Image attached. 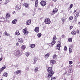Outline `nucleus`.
I'll list each match as a JSON object with an SVG mask.
<instances>
[{"mask_svg":"<svg viewBox=\"0 0 80 80\" xmlns=\"http://www.w3.org/2000/svg\"><path fill=\"white\" fill-rule=\"evenodd\" d=\"M55 40H57V37H56V36H54L53 38L52 41V42L48 44V45H49V48H52V47H53V45L55 44L56 43Z\"/></svg>","mask_w":80,"mask_h":80,"instance_id":"f257e3e1","label":"nucleus"},{"mask_svg":"<svg viewBox=\"0 0 80 80\" xmlns=\"http://www.w3.org/2000/svg\"><path fill=\"white\" fill-rule=\"evenodd\" d=\"M48 72L49 74L48 75V77H51L53 75V72L52 70V67H49L47 69Z\"/></svg>","mask_w":80,"mask_h":80,"instance_id":"f03ea898","label":"nucleus"},{"mask_svg":"<svg viewBox=\"0 0 80 80\" xmlns=\"http://www.w3.org/2000/svg\"><path fill=\"white\" fill-rule=\"evenodd\" d=\"M44 22L46 24H50V22H51V21H50V20L49 18H47L45 19Z\"/></svg>","mask_w":80,"mask_h":80,"instance_id":"7ed1b4c3","label":"nucleus"},{"mask_svg":"<svg viewBox=\"0 0 80 80\" xmlns=\"http://www.w3.org/2000/svg\"><path fill=\"white\" fill-rule=\"evenodd\" d=\"M57 48L58 50H60V47H61V43L60 41H58V42L57 43Z\"/></svg>","mask_w":80,"mask_h":80,"instance_id":"20e7f679","label":"nucleus"},{"mask_svg":"<svg viewBox=\"0 0 80 80\" xmlns=\"http://www.w3.org/2000/svg\"><path fill=\"white\" fill-rule=\"evenodd\" d=\"M15 54L16 55H21L22 53H20V51L16 50L15 51Z\"/></svg>","mask_w":80,"mask_h":80,"instance_id":"39448f33","label":"nucleus"},{"mask_svg":"<svg viewBox=\"0 0 80 80\" xmlns=\"http://www.w3.org/2000/svg\"><path fill=\"white\" fill-rule=\"evenodd\" d=\"M74 20L72 22V23L75 25L76 23H77V17L74 18Z\"/></svg>","mask_w":80,"mask_h":80,"instance_id":"423d86ee","label":"nucleus"},{"mask_svg":"<svg viewBox=\"0 0 80 80\" xmlns=\"http://www.w3.org/2000/svg\"><path fill=\"white\" fill-rule=\"evenodd\" d=\"M40 4L43 7V6H45L46 5V4H47V3H46V2L44 1H42L40 2Z\"/></svg>","mask_w":80,"mask_h":80,"instance_id":"0eeeda50","label":"nucleus"},{"mask_svg":"<svg viewBox=\"0 0 80 80\" xmlns=\"http://www.w3.org/2000/svg\"><path fill=\"white\" fill-rule=\"evenodd\" d=\"M24 34L27 35L28 33V32L27 31V28H25L22 30Z\"/></svg>","mask_w":80,"mask_h":80,"instance_id":"6e6552de","label":"nucleus"},{"mask_svg":"<svg viewBox=\"0 0 80 80\" xmlns=\"http://www.w3.org/2000/svg\"><path fill=\"white\" fill-rule=\"evenodd\" d=\"M10 17V15L9 14V13H7L5 17L6 20H8L9 19Z\"/></svg>","mask_w":80,"mask_h":80,"instance_id":"1a4fd4ad","label":"nucleus"},{"mask_svg":"<svg viewBox=\"0 0 80 80\" xmlns=\"http://www.w3.org/2000/svg\"><path fill=\"white\" fill-rule=\"evenodd\" d=\"M34 31L36 33H38L39 32V28L38 27H36L35 28Z\"/></svg>","mask_w":80,"mask_h":80,"instance_id":"9d476101","label":"nucleus"},{"mask_svg":"<svg viewBox=\"0 0 80 80\" xmlns=\"http://www.w3.org/2000/svg\"><path fill=\"white\" fill-rule=\"evenodd\" d=\"M6 68L7 66L6 65H5L1 69H0V72H2V71H3V70L4 69H5V68Z\"/></svg>","mask_w":80,"mask_h":80,"instance_id":"9b49d317","label":"nucleus"},{"mask_svg":"<svg viewBox=\"0 0 80 80\" xmlns=\"http://www.w3.org/2000/svg\"><path fill=\"white\" fill-rule=\"evenodd\" d=\"M50 55V53H48L47 54H46L44 56V57L46 59H47L48 58V57H49V56Z\"/></svg>","mask_w":80,"mask_h":80,"instance_id":"f8f14e48","label":"nucleus"},{"mask_svg":"<svg viewBox=\"0 0 80 80\" xmlns=\"http://www.w3.org/2000/svg\"><path fill=\"white\" fill-rule=\"evenodd\" d=\"M31 20H28L26 22V24L27 25H30V23H31Z\"/></svg>","mask_w":80,"mask_h":80,"instance_id":"ddd939ff","label":"nucleus"},{"mask_svg":"<svg viewBox=\"0 0 80 80\" xmlns=\"http://www.w3.org/2000/svg\"><path fill=\"white\" fill-rule=\"evenodd\" d=\"M17 20L15 19L14 20L12 21L13 24H16L17 23Z\"/></svg>","mask_w":80,"mask_h":80,"instance_id":"4468645a","label":"nucleus"},{"mask_svg":"<svg viewBox=\"0 0 80 80\" xmlns=\"http://www.w3.org/2000/svg\"><path fill=\"white\" fill-rule=\"evenodd\" d=\"M78 16H79V13H78V12H77L75 15L74 18H76V17H77V18Z\"/></svg>","mask_w":80,"mask_h":80,"instance_id":"2eb2a0df","label":"nucleus"},{"mask_svg":"<svg viewBox=\"0 0 80 80\" xmlns=\"http://www.w3.org/2000/svg\"><path fill=\"white\" fill-rule=\"evenodd\" d=\"M38 0H36L35 3V7H37V6H38Z\"/></svg>","mask_w":80,"mask_h":80,"instance_id":"dca6fc26","label":"nucleus"},{"mask_svg":"<svg viewBox=\"0 0 80 80\" xmlns=\"http://www.w3.org/2000/svg\"><path fill=\"white\" fill-rule=\"evenodd\" d=\"M57 12H58V9L57 8H55L53 10V12L54 13H56Z\"/></svg>","mask_w":80,"mask_h":80,"instance_id":"f3484780","label":"nucleus"},{"mask_svg":"<svg viewBox=\"0 0 80 80\" xmlns=\"http://www.w3.org/2000/svg\"><path fill=\"white\" fill-rule=\"evenodd\" d=\"M57 55H56V54H54L53 56V58L55 60H57Z\"/></svg>","mask_w":80,"mask_h":80,"instance_id":"a211bd4d","label":"nucleus"},{"mask_svg":"<svg viewBox=\"0 0 80 80\" xmlns=\"http://www.w3.org/2000/svg\"><path fill=\"white\" fill-rule=\"evenodd\" d=\"M15 35H20V33H19V31L17 30L15 32Z\"/></svg>","mask_w":80,"mask_h":80,"instance_id":"6ab92c4d","label":"nucleus"},{"mask_svg":"<svg viewBox=\"0 0 80 80\" xmlns=\"http://www.w3.org/2000/svg\"><path fill=\"white\" fill-rule=\"evenodd\" d=\"M18 42L20 43H23V39H22V38L19 39Z\"/></svg>","mask_w":80,"mask_h":80,"instance_id":"aec40b11","label":"nucleus"},{"mask_svg":"<svg viewBox=\"0 0 80 80\" xmlns=\"http://www.w3.org/2000/svg\"><path fill=\"white\" fill-rule=\"evenodd\" d=\"M38 68H36L34 70V72L35 73H37V72H38Z\"/></svg>","mask_w":80,"mask_h":80,"instance_id":"412c9836","label":"nucleus"},{"mask_svg":"<svg viewBox=\"0 0 80 80\" xmlns=\"http://www.w3.org/2000/svg\"><path fill=\"white\" fill-rule=\"evenodd\" d=\"M23 5L25 6L26 8H28V4L27 3L24 4Z\"/></svg>","mask_w":80,"mask_h":80,"instance_id":"4be33fe9","label":"nucleus"},{"mask_svg":"<svg viewBox=\"0 0 80 80\" xmlns=\"http://www.w3.org/2000/svg\"><path fill=\"white\" fill-rule=\"evenodd\" d=\"M0 19L2 21H4V20H6V19H5L3 17H0Z\"/></svg>","mask_w":80,"mask_h":80,"instance_id":"5701e85b","label":"nucleus"},{"mask_svg":"<svg viewBox=\"0 0 80 80\" xmlns=\"http://www.w3.org/2000/svg\"><path fill=\"white\" fill-rule=\"evenodd\" d=\"M72 34L73 35H76V31H73L72 32H71Z\"/></svg>","mask_w":80,"mask_h":80,"instance_id":"b1692460","label":"nucleus"},{"mask_svg":"<svg viewBox=\"0 0 80 80\" xmlns=\"http://www.w3.org/2000/svg\"><path fill=\"white\" fill-rule=\"evenodd\" d=\"M8 75V73L7 72H5L3 74V77H7Z\"/></svg>","mask_w":80,"mask_h":80,"instance_id":"393cba45","label":"nucleus"},{"mask_svg":"<svg viewBox=\"0 0 80 80\" xmlns=\"http://www.w3.org/2000/svg\"><path fill=\"white\" fill-rule=\"evenodd\" d=\"M25 55L27 56V57H28V56L30 55V53L29 52H26L25 53Z\"/></svg>","mask_w":80,"mask_h":80,"instance_id":"a878e982","label":"nucleus"},{"mask_svg":"<svg viewBox=\"0 0 80 80\" xmlns=\"http://www.w3.org/2000/svg\"><path fill=\"white\" fill-rule=\"evenodd\" d=\"M51 63H52V64H55V60H51Z\"/></svg>","mask_w":80,"mask_h":80,"instance_id":"bb28decb","label":"nucleus"},{"mask_svg":"<svg viewBox=\"0 0 80 80\" xmlns=\"http://www.w3.org/2000/svg\"><path fill=\"white\" fill-rule=\"evenodd\" d=\"M30 47L31 48H34L35 47V45L34 44H32L30 45Z\"/></svg>","mask_w":80,"mask_h":80,"instance_id":"cd10ccee","label":"nucleus"},{"mask_svg":"<svg viewBox=\"0 0 80 80\" xmlns=\"http://www.w3.org/2000/svg\"><path fill=\"white\" fill-rule=\"evenodd\" d=\"M33 60H34V61H36V62H37V61L38 60V58H37V57H34Z\"/></svg>","mask_w":80,"mask_h":80,"instance_id":"c85d7f7f","label":"nucleus"},{"mask_svg":"<svg viewBox=\"0 0 80 80\" xmlns=\"http://www.w3.org/2000/svg\"><path fill=\"white\" fill-rule=\"evenodd\" d=\"M21 48L22 50H25V46L23 45L22 46Z\"/></svg>","mask_w":80,"mask_h":80,"instance_id":"c756f323","label":"nucleus"},{"mask_svg":"<svg viewBox=\"0 0 80 80\" xmlns=\"http://www.w3.org/2000/svg\"><path fill=\"white\" fill-rule=\"evenodd\" d=\"M68 41L70 42H72V38H69L68 39Z\"/></svg>","mask_w":80,"mask_h":80,"instance_id":"7c9ffc66","label":"nucleus"},{"mask_svg":"<svg viewBox=\"0 0 80 80\" xmlns=\"http://www.w3.org/2000/svg\"><path fill=\"white\" fill-rule=\"evenodd\" d=\"M69 53H72V50L71 48H69Z\"/></svg>","mask_w":80,"mask_h":80,"instance_id":"2f4dec72","label":"nucleus"},{"mask_svg":"<svg viewBox=\"0 0 80 80\" xmlns=\"http://www.w3.org/2000/svg\"><path fill=\"white\" fill-rule=\"evenodd\" d=\"M29 70V67H27L25 68V72H27V71H28Z\"/></svg>","mask_w":80,"mask_h":80,"instance_id":"473e14b6","label":"nucleus"},{"mask_svg":"<svg viewBox=\"0 0 80 80\" xmlns=\"http://www.w3.org/2000/svg\"><path fill=\"white\" fill-rule=\"evenodd\" d=\"M69 20H72L73 19V17L72 16H71L69 18Z\"/></svg>","mask_w":80,"mask_h":80,"instance_id":"72a5a7b5","label":"nucleus"},{"mask_svg":"<svg viewBox=\"0 0 80 80\" xmlns=\"http://www.w3.org/2000/svg\"><path fill=\"white\" fill-rule=\"evenodd\" d=\"M17 72L18 73V74H19V73H22V71L20 70H18L17 71Z\"/></svg>","mask_w":80,"mask_h":80,"instance_id":"f704fd0d","label":"nucleus"},{"mask_svg":"<svg viewBox=\"0 0 80 80\" xmlns=\"http://www.w3.org/2000/svg\"><path fill=\"white\" fill-rule=\"evenodd\" d=\"M62 24H63L64 23V22H65V19L64 18H63L62 19Z\"/></svg>","mask_w":80,"mask_h":80,"instance_id":"c9c22d12","label":"nucleus"},{"mask_svg":"<svg viewBox=\"0 0 80 80\" xmlns=\"http://www.w3.org/2000/svg\"><path fill=\"white\" fill-rule=\"evenodd\" d=\"M38 37L40 38L41 37V33H38L37 35Z\"/></svg>","mask_w":80,"mask_h":80,"instance_id":"e433bc0d","label":"nucleus"},{"mask_svg":"<svg viewBox=\"0 0 80 80\" xmlns=\"http://www.w3.org/2000/svg\"><path fill=\"white\" fill-rule=\"evenodd\" d=\"M55 79H56L55 77H52L51 78V80H55Z\"/></svg>","mask_w":80,"mask_h":80,"instance_id":"4c0bfd02","label":"nucleus"},{"mask_svg":"<svg viewBox=\"0 0 80 80\" xmlns=\"http://www.w3.org/2000/svg\"><path fill=\"white\" fill-rule=\"evenodd\" d=\"M61 37H62V38H65V36L64 35H62L61 36Z\"/></svg>","mask_w":80,"mask_h":80,"instance_id":"58836bf2","label":"nucleus"},{"mask_svg":"<svg viewBox=\"0 0 80 80\" xmlns=\"http://www.w3.org/2000/svg\"><path fill=\"white\" fill-rule=\"evenodd\" d=\"M72 7H73V4H70L69 7L71 9L72 8Z\"/></svg>","mask_w":80,"mask_h":80,"instance_id":"ea45409f","label":"nucleus"},{"mask_svg":"<svg viewBox=\"0 0 80 80\" xmlns=\"http://www.w3.org/2000/svg\"><path fill=\"white\" fill-rule=\"evenodd\" d=\"M4 33L5 35H7V36H8V35H9V34L7 33V32H5Z\"/></svg>","mask_w":80,"mask_h":80,"instance_id":"a19ab883","label":"nucleus"},{"mask_svg":"<svg viewBox=\"0 0 80 80\" xmlns=\"http://www.w3.org/2000/svg\"><path fill=\"white\" fill-rule=\"evenodd\" d=\"M69 63V64H72V63H73V62L72 61H70Z\"/></svg>","mask_w":80,"mask_h":80,"instance_id":"79ce46f5","label":"nucleus"},{"mask_svg":"<svg viewBox=\"0 0 80 80\" xmlns=\"http://www.w3.org/2000/svg\"><path fill=\"white\" fill-rule=\"evenodd\" d=\"M14 74H15L16 75H18V73H17V72H14Z\"/></svg>","mask_w":80,"mask_h":80,"instance_id":"37998d69","label":"nucleus"},{"mask_svg":"<svg viewBox=\"0 0 80 80\" xmlns=\"http://www.w3.org/2000/svg\"><path fill=\"white\" fill-rule=\"evenodd\" d=\"M36 62H37V61H34L33 62V64H34V65L35 64V63H36Z\"/></svg>","mask_w":80,"mask_h":80,"instance_id":"c03bdc74","label":"nucleus"},{"mask_svg":"<svg viewBox=\"0 0 80 80\" xmlns=\"http://www.w3.org/2000/svg\"><path fill=\"white\" fill-rule=\"evenodd\" d=\"M70 29H72L73 28V26H71L70 27Z\"/></svg>","mask_w":80,"mask_h":80,"instance_id":"a18cd8bd","label":"nucleus"},{"mask_svg":"<svg viewBox=\"0 0 80 80\" xmlns=\"http://www.w3.org/2000/svg\"><path fill=\"white\" fill-rule=\"evenodd\" d=\"M17 77V75L15 74H14V78H15V77Z\"/></svg>","mask_w":80,"mask_h":80,"instance_id":"49530a36","label":"nucleus"},{"mask_svg":"<svg viewBox=\"0 0 80 80\" xmlns=\"http://www.w3.org/2000/svg\"><path fill=\"white\" fill-rule=\"evenodd\" d=\"M64 49H65V50H67V48L66 46H65Z\"/></svg>","mask_w":80,"mask_h":80,"instance_id":"de8ad7c7","label":"nucleus"},{"mask_svg":"<svg viewBox=\"0 0 80 80\" xmlns=\"http://www.w3.org/2000/svg\"><path fill=\"white\" fill-rule=\"evenodd\" d=\"M3 59V58H2V57L0 58V61H2Z\"/></svg>","mask_w":80,"mask_h":80,"instance_id":"09e8293b","label":"nucleus"},{"mask_svg":"<svg viewBox=\"0 0 80 80\" xmlns=\"http://www.w3.org/2000/svg\"><path fill=\"white\" fill-rule=\"evenodd\" d=\"M16 45L17 46H18L19 45V43H18L17 42V43H16Z\"/></svg>","mask_w":80,"mask_h":80,"instance_id":"8fccbe9b","label":"nucleus"},{"mask_svg":"<svg viewBox=\"0 0 80 80\" xmlns=\"http://www.w3.org/2000/svg\"><path fill=\"white\" fill-rule=\"evenodd\" d=\"M77 33H79V31L78 30H77Z\"/></svg>","mask_w":80,"mask_h":80,"instance_id":"3c124183","label":"nucleus"},{"mask_svg":"<svg viewBox=\"0 0 80 80\" xmlns=\"http://www.w3.org/2000/svg\"><path fill=\"white\" fill-rule=\"evenodd\" d=\"M53 2H57V0H52Z\"/></svg>","mask_w":80,"mask_h":80,"instance_id":"603ef678","label":"nucleus"},{"mask_svg":"<svg viewBox=\"0 0 80 80\" xmlns=\"http://www.w3.org/2000/svg\"><path fill=\"white\" fill-rule=\"evenodd\" d=\"M76 12H77V11L76 10H75L74 12V13Z\"/></svg>","mask_w":80,"mask_h":80,"instance_id":"864d4df0","label":"nucleus"},{"mask_svg":"<svg viewBox=\"0 0 80 80\" xmlns=\"http://www.w3.org/2000/svg\"><path fill=\"white\" fill-rule=\"evenodd\" d=\"M2 21H0V23H2Z\"/></svg>","mask_w":80,"mask_h":80,"instance_id":"5fc2aeb1","label":"nucleus"},{"mask_svg":"<svg viewBox=\"0 0 80 80\" xmlns=\"http://www.w3.org/2000/svg\"><path fill=\"white\" fill-rule=\"evenodd\" d=\"M7 1H6V2H5V3L6 4H7Z\"/></svg>","mask_w":80,"mask_h":80,"instance_id":"6e6d98bb","label":"nucleus"},{"mask_svg":"<svg viewBox=\"0 0 80 80\" xmlns=\"http://www.w3.org/2000/svg\"><path fill=\"white\" fill-rule=\"evenodd\" d=\"M22 15H25V14L24 13L22 14Z\"/></svg>","mask_w":80,"mask_h":80,"instance_id":"4d7b16f0","label":"nucleus"},{"mask_svg":"<svg viewBox=\"0 0 80 80\" xmlns=\"http://www.w3.org/2000/svg\"><path fill=\"white\" fill-rule=\"evenodd\" d=\"M22 1H23V0H21V2H22Z\"/></svg>","mask_w":80,"mask_h":80,"instance_id":"13d9d810","label":"nucleus"},{"mask_svg":"<svg viewBox=\"0 0 80 80\" xmlns=\"http://www.w3.org/2000/svg\"><path fill=\"white\" fill-rule=\"evenodd\" d=\"M80 22H79V24H80Z\"/></svg>","mask_w":80,"mask_h":80,"instance_id":"bf43d9fd","label":"nucleus"},{"mask_svg":"<svg viewBox=\"0 0 80 80\" xmlns=\"http://www.w3.org/2000/svg\"><path fill=\"white\" fill-rule=\"evenodd\" d=\"M2 0H0V1H2Z\"/></svg>","mask_w":80,"mask_h":80,"instance_id":"052dcab7","label":"nucleus"},{"mask_svg":"<svg viewBox=\"0 0 80 80\" xmlns=\"http://www.w3.org/2000/svg\"><path fill=\"white\" fill-rule=\"evenodd\" d=\"M1 37V36H0V37Z\"/></svg>","mask_w":80,"mask_h":80,"instance_id":"680f3d73","label":"nucleus"},{"mask_svg":"<svg viewBox=\"0 0 80 80\" xmlns=\"http://www.w3.org/2000/svg\"><path fill=\"white\" fill-rule=\"evenodd\" d=\"M71 80H72L71 79Z\"/></svg>","mask_w":80,"mask_h":80,"instance_id":"e2e57ef3","label":"nucleus"}]
</instances>
